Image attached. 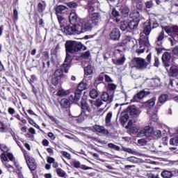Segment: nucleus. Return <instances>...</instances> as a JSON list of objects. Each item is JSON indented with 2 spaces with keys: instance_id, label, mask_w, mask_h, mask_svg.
<instances>
[{
  "instance_id": "obj_13",
  "label": "nucleus",
  "mask_w": 178,
  "mask_h": 178,
  "mask_svg": "<svg viewBox=\"0 0 178 178\" xmlns=\"http://www.w3.org/2000/svg\"><path fill=\"white\" fill-rule=\"evenodd\" d=\"M25 161L30 170H35L37 169V164L34 159L30 157L29 155H25Z\"/></svg>"
},
{
  "instance_id": "obj_36",
  "label": "nucleus",
  "mask_w": 178,
  "mask_h": 178,
  "mask_svg": "<svg viewBox=\"0 0 178 178\" xmlns=\"http://www.w3.org/2000/svg\"><path fill=\"white\" fill-rule=\"evenodd\" d=\"M125 61H126V57L124 56H122L121 58H119L118 60L113 59V62L114 65H118L119 66H121L122 65H123Z\"/></svg>"
},
{
  "instance_id": "obj_64",
  "label": "nucleus",
  "mask_w": 178,
  "mask_h": 178,
  "mask_svg": "<svg viewBox=\"0 0 178 178\" xmlns=\"http://www.w3.org/2000/svg\"><path fill=\"white\" fill-rule=\"evenodd\" d=\"M0 149H1L3 152H8V147L5 145H0Z\"/></svg>"
},
{
  "instance_id": "obj_4",
  "label": "nucleus",
  "mask_w": 178,
  "mask_h": 178,
  "mask_svg": "<svg viewBox=\"0 0 178 178\" xmlns=\"http://www.w3.org/2000/svg\"><path fill=\"white\" fill-rule=\"evenodd\" d=\"M88 86L87 83H84L81 82L77 87V90L75 91L74 95H70L69 97V100L71 102H79L80 98H81V92L84 91V90H87Z\"/></svg>"
},
{
  "instance_id": "obj_23",
  "label": "nucleus",
  "mask_w": 178,
  "mask_h": 178,
  "mask_svg": "<svg viewBox=\"0 0 178 178\" xmlns=\"http://www.w3.org/2000/svg\"><path fill=\"white\" fill-rule=\"evenodd\" d=\"M111 15L115 18L114 20H115L116 23H119L120 22V19H119V17L122 15H120V11H119V6L113 9Z\"/></svg>"
},
{
  "instance_id": "obj_59",
  "label": "nucleus",
  "mask_w": 178,
  "mask_h": 178,
  "mask_svg": "<svg viewBox=\"0 0 178 178\" xmlns=\"http://www.w3.org/2000/svg\"><path fill=\"white\" fill-rule=\"evenodd\" d=\"M51 83L53 86H58V83H59V78L55 76L52 79Z\"/></svg>"
},
{
  "instance_id": "obj_54",
  "label": "nucleus",
  "mask_w": 178,
  "mask_h": 178,
  "mask_svg": "<svg viewBox=\"0 0 178 178\" xmlns=\"http://www.w3.org/2000/svg\"><path fill=\"white\" fill-rule=\"evenodd\" d=\"M67 6L70 8V9H74L79 6L76 3L74 2H69L67 3Z\"/></svg>"
},
{
  "instance_id": "obj_35",
  "label": "nucleus",
  "mask_w": 178,
  "mask_h": 178,
  "mask_svg": "<svg viewBox=\"0 0 178 178\" xmlns=\"http://www.w3.org/2000/svg\"><path fill=\"white\" fill-rule=\"evenodd\" d=\"M60 105L63 108L67 109V108L70 106V102H69V99H62L60 101Z\"/></svg>"
},
{
  "instance_id": "obj_39",
  "label": "nucleus",
  "mask_w": 178,
  "mask_h": 178,
  "mask_svg": "<svg viewBox=\"0 0 178 178\" xmlns=\"http://www.w3.org/2000/svg\"><path fill=\"white\" fill-rule=\"evenodd\" d=\"M64 62V65H69L72 62V56L70 52L66 51V57Z\"/></svg>"
},
{
  "instance_id": "obj_55",
  "label": "nucleus",
  "mask_w": 178,
  "mask_h": 178,
  "mask_svg": "<svg viewBox=\"0 0 178 178\" xmlns=\"http://www.w3.org/2000/svg\"><path fill=\"white\" fill-rule=\"evenodd\" d=\"M13 17L14 20H19V13L17 12V10L16 8L13 10Z\"/></svg>"
},
{
  "instance_id": "obj_45",
  "label": "nucleus",
  "mask_w": 178,
  "mask_h": 178,
  "mask_svg": "<svg viewBox=\"0 0 178 178\" xmlns=\"http://www.w3.org/2000/svg\"><path fill=\"white\" fill-rule=\"evenodd\" d=\"M90 106H88V104L84 100H81V111H84V109H87Z\"/></svg>"
},
{
  "instance_id": "obj_63",
  "label": "nucleus",
  "mask_w": 178,
  "mask_h": 178,
  "mask_svg": "<svg viewBox=\"0 0 178 178\" xmlns=\"http://www.w3.org/2000/svg\"><path fill=\"white\" fill-rule=\"evenodd\" d=\"M90 56V51H87L83 54H82V58L84 59H88Z\"/></svg>"
},
{
  "instance_id": "obj_37",
  "label": "nucleus",
  "mask_w": 178,
  "mask_h": 178,
  "mask_svg": "<svg viewBox=\"0 0 178 178\" xmlns=\"http://www.w3.org/2000/svg\"><path fill=\"white\" fill-rule=\"evenodd\" d=\"M124 44H128V45H131L134 47V40L130 36H127L125 40H123Z\"/></svg>"
},
{
  "instance_id": "obj_32",
  "label": "nucleus",
  "mask_w": 178,
  "mask_h": 178,
  "mask_svg": "<svg viewBox=\"0 0 178 178\" xmlns=\"http://www.w3.org/2000/svg\"><path fill=\"white\" fill-rule=\"evenodd\" d=\"M129 17L131 19L138 20V17H140V13L137 10H134L130 13Z\"/></svg>"
},
{
  "instance_id": "obj_21",
  "label": "nucleus",
  "mask_w": 178,
  "mask_h": 178,
  "mask_svg": "<svg viewBox=\"0 0 178 178\" xmlns=\"http://www.w3.org/2000/svg\"><path fill=\"white\" fill-rule=\"evenodd\" d=\"M69 20L71 24H74L75 23H77V22H80V18L76 12L72 11L69 16Z\"/></svg>"
},
{
  "instance_id": "obj_7",
  "label": "nucleus",
  "mask_w": 178,
  "mask_h": 178,
  "mask_svg": "<svg viewBox=\"0 0 178 178\" xmlns=\"http://www.w3.org/2000/svg\"><path fill=\"white\" fill-rule=\"evenodd\" d=\"M88 18L91 20L95 27H98L102 23V15L99 13H93L88 15Z\"/></svg>"
},
{
  "instance_id": "obj_25",
  "label": "nucleus",
  "mask_w": 178,
  "mask_h": 178,
  "mask_svg": "<svg viewBox=\"0 0 178 178\" xmlns=\"http://www.w3.org/2000/svg\"><path fill=\"white\" fill-rule=\"evenodd\" d=\"M139 22L140 19H132L128 23V27L131 30H134V29H137L138 26Z\"/></svg>"
},
{
  "instance_id": "obj_20",
  "label": "nucleus",
  "mask_w": 178,
  "mask_h": 178,
  "mask_svg": "<svg viewBox=\"0 0 178 178\" xmlns=\"http://www.w3.org/2000/svg\"><path fill=\"white\" fill-rule=\"evenodd\" d=\"M118 9L122 17H127V16H129V13L130 12L129 7H127L125 5H123L119 6Z\"/></svg>"
},
{
  "instance_id": "obj_10",
  "label": "nucleus",
  "mask_w": 178,
  "mask_h": 178,
  "mask_svg": "<svg viewBox=\"0 0 178 178\" xmlns=\"http://www.w3.org/2000/svg\"><path fill=\"white\" fill-rule=\"evenodd\" d=\"M154 133V128L147 126L145 127L143 129H141L140 132H138V137H151L152 134Z\"/></svg>"
},
{
  "instance_id": "obj_1",
  "label": "nucleus",
  "mask_w": 178,
  "mask_h": 178,
  "mask_svg": "<svg viewBox=\"0 0 178 178\" xmlns=\"http://www.w3.org/2000/svg\"><path fill=\"white\" fill-rule=\"evenodd\" d=\"M152 30V27L151 26V22H148L145 24L143 27V33L145 35L143 36L140 33V38L139 39V49H136V52L140 55V54H144L145 51V47L148 48L150 46L149 40L148 36L151 34V31Z\"/></svg>"
},
{
  "instance_id": "obj_41",
  "label": "nucleus",
  "mask_w": 178,
  "mask_h": 178,
  "mask_svg": "<svg viewBox=\"0 0 178 178\" xmlns=\"http://www.w3.org/2000/svg\"><path fill=\"white\" fill-rule=\"evenodd\" d=\"M127 29H129V24L127 23V22L124 21L121 22L120 30H122V31H126Z\"/></svg>"
},
{
  "instance_id": "obj_43",
  "label": "nucleus",
  "mask_w": 178,
  "mask_h": 178,
  "mask_svg": "<svg viewBox=\"0 0 178 178\" xmlns=\"http://www.w3.org/2000/svg\"><path fill=\"white\" fill-rule=\"evenodd\" d=\"M147 81L148 83V87H149V88L156 87V83H155V81H156L155 79H149Z\"/></svg>"
},
{
  "instance_id": "obj_38",
  "label": "nucleus",
  "mask_w": 178,
  "mask_h": 178,
  "mask_svg": "<svg viewBox=\"0 0 178 178\" xmlns=\"http://www.w3.org/2000/svg\"><path fill=\"white\" fill-rule=\"evenodd\" d=\"M56 172L59 177H65L66 176V172L62 170V168H56Z\"/></svg>"
},
{
  "instance_id": "obj_11",
  "label": "nucleus",
  "mask_w": 178,
  "mask_h": 178,
  "mask_svg": "<svg viewBox=\"0 0 178 178\" xmlns=\"http://www.w3.org/2000/svg\"><path fill=\"white\" fill-rule=\"evenodd\" d=\"M135 67L139 70H144V69H147V66H148V63L145 62V60L140 58H135Z\"/></svg>"
},
{
  "instance_id": "obj_56",
  "label": "nucleus",
  "mask_w": 178,
  "mask_h": 178,
  "mask_svg": "<svg viewBox=\"0 0 178 178\" xmlns=\"http://www.w3.org/2000/svg\"><path fill=\"white\" fill-rule=\"evenodd\" d=\"M143 7H144V4H143V2L141 1V0L136 3V8L138 10H141V9H143Z\"/></svg>"
},
{
  "instance_id": "obj_40",
  "label": "nucleus",
  "mask_w": 178,
  "mask_h": 178,
  "mask_svg": "<svg viewBox=\"0 0 178 178\" xmlns=\"http://www.w3.org/2000/svg\"><path fill=\"white\" fill-rule=\"evenodd\" d=\"M90 98L95 99V98H97V97H98V91L96 89H92L90 91Z\"/></svg>"
},
{
  "instance_id": "obj_28",
  "label": "nucleus",
  "mask_w": 178,
  "mask_h": 178,
  "mask_svg": "<svg viewBox=\"0 0 178 178\" xmlns=\"http://www.w3.org/2000/svg\"><path fill=\"white\" fill-rule=\"evenodd\" d=\"M45 8H47V3L45 1H40L38 3V12L39 13H42L45 10Z\"/></svg>"
},
{
  "instance_id": "obj_16",
  "label": "nucleus",
  "mask_w": 178,
  "mask_h": 178,
  "mask_svg": "<svg viewBox=\"0 0 178 178\" xmlns=\"http://www.w3.org/2000/svg\"><path fill=\"white\" fill-rule=\"evenodd\" d=\"M127 113H129L130 116H132V118H138V116H140V113H141V111L137 109L136 106H130L127 108Z\"/></svg>"
},
{
  "instance_id": "obj_33",
  "label": "nucleus",
  "mask_w": 178,
  "mask_h": 178,
  "mask_svg": "<svg viewBox=\"0 0 178 178\" xmlns=\"http://www.w3.org/2000/svg\"><path fill=\"white\" fill-rule=\"evenodd\" d=\"M94 71V67H92V65H89L84 68L85 75L86 76H90V74H92V72Z\"/></svg>"
},
{
  "instance_id": "obj_58",
  "label": "nucleus",
  "mask_w": 178,
  "mask_h": 178,
  "mask_svg": "<svg viewBox=\"0 0 178 178\" xmlns=\"http://www.w3.org/2000/svg\"><path fill=\"white\" fill-rule=\"evenodd\" d=\"M122 150H124L125 152H128V154H136V151L130 148L122 147Z\"/></svg>"
},
{
  "instance_id": "obj_57",
  "label": "nucleus",
  "mask_w": 178,
  "mask_h": 178,
  "mask_svg": "<svg viewBox=\"0 0 178 178\" xmlns=\"http://www.w3.org/2000/svg\"><path fill=\"white\" fill-rule=\"evenodd\" d=\"M0 133H6V128L2 122H0Z\"/></svg>"
},
{
  "instance_id": "obj_3",
  "label": "nucleus",
  "mask_w": 178,
  "mask_h": 178,
  "mask_svg": "<svg viewBox=\"0 0 178 178\" xmlns=\"http://www.w3.org/2000/svg\"><path fill=\"white\" fill-rule=\"evenodd\" d=\"M81 49H86V47H84L81 42L72 40H68L65 42L66 52L74 54V52H79V51H81Z\"/></svg>"
},
{
  "instance_id": "obj_19",
  "label": "nucleus",
  "mask_w": 178,
  "mask_h": 178,
  "mask_svg": "<svg viewBox=\"0 0 178 178\" xmlns=\"http://www.w3.org/2000/svg\"><path fill=\"white\" fill-rule=\"evenodd\" d=\"M110 38L113 41H118L120 38V31L119 29L115 28L113 29L110 33Z\"/></svg>"
},
{
  "instance_id": "obj_53",
  "label": "nucleus",
  "mask_w": 178,
  "mask_h": 178,
  "mask_svg": "<svg viewBox=\"0 0 178 178\" xmlns=\"http://www.w3.org/2000/svg\"><path fill=\"white\" fill-rule=\"evenodd\" d=\"M128 162H131V163H137V158L135 156H130L127 159Z\"/></svg>"
},
{
  "instance_id": "obj_22",
  "label": "nucleus",
  "mask_w": 178,
  "mask_h": 178,
  "mask_svg": "<svg viewBox=\"0 0 178 178\" xmlns=\"http://www.w3.org/2000/svg\"><path fill=\"white\" fill-rule=\"evenodd\" d=\"M94 129L95 130V131L99 133L100 134H109V131H108V129H105V127L101 125L95 124L94 126Z\"/></svg>"
},
{
  "instance_id": "obj_52",
  "label": "nucleus",
  "mask_w": 178,
  "mask_h": 178,
  "mask_svg": "<svg viewBox=\"0 0 178 178\" xmlns=\"http://www.w3.org/2000/svg\"><path fill=\"white\" fill-rule=\"evenodd\" d=\"M147 139L145 138H143V139H139L138 140V145H140L141 147L144 146V145H147Z\"/></svg>"
},
{
  "instance_id": "obj_26",
  "label": "nucleus",
  "mask_w": 178,
  "mask_h": 178,
  "mask_svg": "<svg viewBox=\"0 0 178 178\" xmlns=\"http://www.w3.org/2000/svg\"><path fill=\"white\" fill-rule=\"evenodd\" d=\"M58 97H67L70 94V90L60 89L57 92Z\"/></svg>"
},
{
  "instance_id": "obj_12",
  "label": "nucleus",
  "mask_w": 178,
  "mask_h": 178,
  "mask_svg": "<svg viewBox=\"0 0 178 178\" xmlns=\"http://www.w3.org/2000/svg\"><path fill=\"white\" fill-rule=\"evenodd\" d=\"M163 38H165V32L163 31L159 33L156 41V51H157V52L162 51V41H163Z\"/></svg>"
},
{
  "instance_id": "obj_62",
  "label": "nucleus",
  "mask_w": 178,
  "mask_h": 178,
  "mask_svg": "<svg viewBox=\"0 0 178 178\" xmlns=\"http://www.w3.org/2000/svg\"><path fill=\"white\" fill-rule=\"evenodd\" d=\"M168 41H170V42L171 43V45H176V42H177V41L176 40V39H175V38L171 37L168 38Z\"/></svg>"
},
{
  "instance_id": "obj_61",
  "label": "nucleus",
  "mask_w": 178,
  "mask_h": 178,
  "mask_svg": "<svg viewBox=\"0 0 178 178\" xmlns=\"http://www.w3.org/2000/svg\"><path fill=\"white\" fill-rule=\"evenodd\" d=\"M8 112L10 115H11V116H13V115H15L16 113V111L15 110V108H13L12 107L8 108Z\"/></svg>"
},
{
  "instance_id": "obj_48",
  "label": "nucleus",
  "mask_w": 178,
  "mask_h": 178,
  "mask_svg": "<svg viewBox=\"0 0 178 178\" xmlns=\"http://www.w3.org/2000/svg\"><path fill=\"white\" fill-rule=\"evenodd\" d=\"M104 102H102V100H101V99H97L94 102V105L97 108H99V106H102Z\"/></svg>"
},
{
  "instance_id": "obj_17",
  "label": "nucleus",
  "mask_w": 178,
  "mask_h": 178,
  "mask_svg": "<svg viewBox=\"0 0 178 178\" xmlns=\"http://www.w3.org/2000/svg\"><path fill=\"white\" fill-rule=\"evenodd\" d=\"M101 99L104 101V102H107L108 104H111L112 101H113V93H108V92H103L101 95Z\"/></svg>"
},
{
  "instance_id": "obj_51",
  "label": "nucleus",
  "mask_w": 178,
  "mask_h": 178,
  "mask_svg": "<svg viewBox=\"0 0 178 178\" xmlns=\"http://www.w3.org/2000/svg\"><path fill=\"white\" fill-rule=\"evenodd\" d=\"M111 119H112V112L108 113L106 116V123L107 124H109V123H111Z\"/></svg>"
},
{
  "instance_id": "obj_46",
  "label": "nucleus",
  "mask_w": 178,
  "mask_h": 178,
  "mask_svg": "<svg viewBox=\"0 0 178 178\" xmlns=\"http://www.w3.org/2000/svg\"><path fill=\"white\" fill-rule=\"evenodd\" d=\"M72 166L75 168L76 169H79V168H81V163H80V161H74L71 163Z\"/></svg>"
},
{
  "instance_id": "obj_9",
  "label": "nucleus",
  "mask_w": 178,
  "mask_h": 178,
  "mask_svg": "<svg viewBox=\"0 0 178 178\" xmlns=\"http://www.w3.org/2000/svg\"><path fill=\"white\" fill-rule=\"evenodd\" d=\"M69 69H70V65L63 64L62 69H58L55 71V72H54L55 77H57L58 79H59V77H60V78L63 77V72L68 73Z\"/></svg>"
},
{
  "instance_id": "obj_50",
  "label": "nucleus",
  "mask_w": 178,
  "mask_h": 178,
  "mask_svg": "<svg viewBox=\"0 0 178 178\" xmlns=\"http://www.w3.org/2000/svg\"><path fill=\"white\" fill-rule=\"evenodd\" d=\"M154 135L156 138H161L162 137V131L161 130L156 129V131H153Z\"/></svg>"
},
{
  "instance_id": "obj_14",
  "label": "nucleus",
  "mask_w": 178,
  "mask_h": 178,
  "mask_svg": "<svg viewBox=\"0 0 178 178\" xmlns=\"http://www.w3.org/2000/svg\"><path fill=\"white\" fill-rule=\"evenodd\" d=\"M172 58V55L169 52H165L162 56L163 63L166 69H169V66H170V59Z\"/></svg>"
},
{
  "instance_id": "obj_31",
  "label": "nucleus",
  "mask_w": 178,
  "mask_h": 178,
  "mask_svg": "<svg viewBox=\"0 0 178 178\" xmlns=\"http://www.w3.org/2000/svg\"><path fill=\"white\" fill-rule=\"evenodd\" d=\"M65 10H66V6L63 5L58 6L56 8V12L57 16L58 15H62V13H65Z\"/></svg>"
},
{
  "instance_id": "obj_60",
  "label": "nucleus",
  "mask_w": 178,
  "mask_h": 178,
  "mask_svg": "<svg viewBox=\"0 0 178 178\" xmlns=\"http://www.w3.org/2000/svg\"><path fill=\"white\" fill-rule=\"evenodd\" d=\"M154 6V3H152V1H146L145 3V7L147 9H151V7Z\"/></svg>"
},
{
  "instance_id": "obj_18",
  "label": "nucleus",
  "mask_w": 178,
  "mask_h": 178,
  "mask_svg": "<svg viewBox=\"0 0 178 178\" xmlns=\"http://www.w3.org/2000/svg\"><path fill=\"white\" fill-rule=\"evenodd\" d=\"M146 95H149V92H145V90H141L134 96L132 102H138V99H143Z\"/></svg>"
},
{
  "instance_id": "obj_27",
  "label": "nucleus",
  "mask_w": 178,
  "mask_h": 178,
  "mask_svg": "<svg viewBox=\"0 0 178 178\" xmlns=\"http://www.w3.org/2000/svg\"><path fill=\"white\" fill-rule=\"evenodd\" d=\"M57 17H58V23L60 24V27L62 30V29H63V27H65L66 26L67 21H66V19L65 18H63V17H62V15H58Z\"/></svg>"
},
{
  "instance_id": "obj_8",
  "label": "nucleus",
  "mask_w": 178,
  "mask_h": 178,
  "mask_svg": "<svg viewBox=\"0 0 178 178\" xmlns=\"http://www.w3.org/2000/svg\"><path fill=\"white\" fill-rule=\"evenodd\" d=\"M88 3L86 7V10L88 13L89 15H91L92 13H95V10L99 8V2H98L97 0H88Z\"/></svg>"
},
{
  "instance_id": "obj_49",
  "label": "nucleus",
  "mask_w": 178,
  "mask_h": 178,
  "mask_svg": "<svg viewBox=\"0 0 178 178\" xmlns=\"http://www.w3.org/2000/svg\"><path fill=\"white\" fill-rule=\"evenodd\" d=\"M108 147L109 148H113V149H115V151H120V147H119L113 143H108Z\"/></svg>"
},
{
  "instance_id": "obj_30",
  "label": "nucleus",
  "mask_w": 178,
  "mask_h": 178,
  "mask_svg": "<svg viewBox=\"0 0 178 178\" xmlns=\"http://www.w3.org/2000/svg\"><path fill=\"white\" fill-rule=\"evenodd\" d=\"M118 88V86H116L115 84L114 83H108L107 85V92H109L111 94L113 93V94H115V90H116V88Z\"/></svg>"
},
{
  "instance_id": "obj_5",
  "label": "nucleus",
  "mask_w": 178,
  "mask_h": 178,
  "mask_svg": "<svg viewBox=\"0 0 178 178\" xmlns=\"http://www.w3.org/2000/svg\"><path fill=\"white\" fill-rule=\"evenodd\" d=\"M87 118L88 119H91V118H92V110L90 106L83 111H81V115L78 117H76L75 119L78 123H81L82 122H84Z\"/></svg>"
},
{
  "instance_id": "obj_44",
  "label": "nucleus",
  "mask_w": 178,
  "mask_h": 178,
  "mask_svg": "<svg viewBox=\"0 0 178 178\" xmlns=\"http://www.w3.org/2000/svg\"><path fill=\"white\" fill-rule=\"evenodd\" d=\"M170 144L171 145L177 146L178 145V137H175V138H171L170 140Z\"/></svg>"
},
{
  "instance_id": "obj_24",
  "label": "nucleus",
  "mask_w": 178,
  "mask_h": 178,
  "mask_svg": "<svg viewBox=\"0 0 178 178\" xmlns=\"http://www.w3.org/2000/svg\"><path fill=\"white\" fill-rule=\"evenodd\" d=\"M169 76L171 77L178 76V67L176 65H172L170 67L169 70Z\"/></svg>"
},
{
  "instance_id": "obj_6",
  "label": "nucleus",
  "mask_w": 178,
  "mask_h": 178,
  "mask_svg": "<svg viewBox=\"0 0 178 178\" xmlns=\"http://www.w3.org/2000/svg\"><path fill=\"white\" fill-rule=\"evenodd\" d=\"M61 31H63L64 34H66V35L80 34V31L79 29V26L77 25V24L72 26L67 25L65 27H63Z\"/></svg>"
},
{
  "instance_id": "obj_42",
  "label": "nucleus",
  "mask_w": 178,
  "mask_h": 178,
  "mask_svg": "<svg viewBox=\"0 0 178 178\" xmlns=\"http://www.w3.org/2000/svg\"><path fill=\"white\" fill-rule=\"evenodd\" d=\"M155 101H156V97H152L147 102V106L149 108H152L155 105Z\"/></svg>"
},
{
  "instance_id": "obj_34",
  "label": "nucleus",
  "mask_w": 178,
  "mask_h": 178,
  "mask_svg": "<svg viewBox=\"0 0 178 178\" xmlns=\"http://www.w3.org/2000/svg\"><path fill=\"white\" fill-rule=\"evenodd\" d=\"M161 177L163 178H171L173 177V172L172 171L164 170L161 172Z\"/></svg>"
},
{
  "instance_id": "obj_47",
  "label": "nucleus",
  "mask_w": 178,
  "mask_h": 178,
  "mask_svg": "<svg viewBox=\"0 0 178 178\" xmlns=\"http://www.w3.org/2000/svg\"><path fill=\"white\" fill-rule=\"evenodd\" d=\"M7 158H8V159L11 161V162H14L15 166H17V163H16V161H15V157L13 156V154H12L11 153H8Z\"/></svg>"
},
{
  "instance_id": "obj_15",
  "label": "nucleus",
  "mask_w": 178,
  "mask_h": 178,
  "mask_svg": "<svg viewBox=\"0 0 178 178\" xmlns=\"http://www.w3.org/2000/svg\"><path fill=\"white\" fill-rule=\"evenodd\" d=\"M163 30L168 34L169 35H177L178 37V26H164Z\"/></svg>"
},
{
  "instance_id": "obj_2",
  "label": "nucleus",
  "mask_w": 178,
  "mask_h": 178,
  "mask_svg": "<svg viewBox=\"0 0 178 178\" xmlns=\"http://www.w3.org/2000/svg\"><path fill=\"white\" fill-rule=\"evenodd\" d=\"M77 25L80 34H81V33L91 31V30H92V29H94L95 27L89 17L83 19H80Z\"/></svg>"
},
{
  "instance_id": "obj_29",
  "label": "nucleus",
  "mask_w": 178,
  "mask_h": 178,
  "mask_svg": "<svg viewBox=\"0 0 178 178\" xmlns=\"http://www.w3.org/2000/svg\"><path fill=\"white\" fill-rule=\"evenodd\" d=\"M168 99H169V96L166 94H163L161 95L159 97V102H158V105H159V106H161V104H165V102H166V101H168Z\"/></svg>"
}]
</instances>
